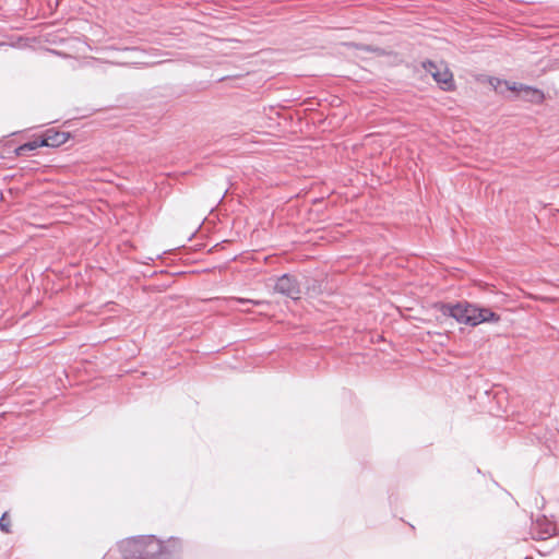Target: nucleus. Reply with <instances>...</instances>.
Here are the masks:
<instances>
[{
    "instance_id": "nucleus-1",
    "label": "nucleus",
    "mask_w": 559,
    "mask_h": 559,
    "mask_svg": "<svg viewBox=\"0 0 559 559\" xmlns=\"http://www.w3.org/2000/svg\"><path fill=\"white\" fill-rule=\"evenodd\" d=\"M441 311L455 319L459 323L478 325L483 322H498L499 316L487 308H477L469 304L442 305Z\"/></svg>"
},
{
    "instance_id": "nucleus-2",
    "label": "nucleus",
    "mask_w": 559,
    "mask_h": 559,
    "mask_svg": "<svg viewBox=\"0 0 559 559\" xmlns=\"http://www.w3.org/2000/svg\"><path fill=\"white\" fill-rule=\"evenodd\" d=\"M424 69L431 74L433 80L443 91H454L455 83L453 74L444 62L428 61L423 64Z\"/></svg>"
},
{
    "instance_id": "nucleus-3",
    "label": "nucleus",
    "mask_w": 559,
    "mask_h": 559,
    "mask_svg": "<svg viewBox=\"0 0 559 559\" xmlns=\"http://www.w3.org/2000/svg\"><path fill=\"white\" fill-rule=\"evenodd\" d=\"M275 290L293 299H299L300 297V289L296 280L288 275H283L277 280Z\"/></svg>"
},
{
    "instance_id": "nucleus-4",
    "label": "nucleus",
    "mask_w": 559,
    "mask_h": 559,
    "mask_svg": "<svg viewBox=\"0 0 559 559\" xmlns=\"http://www.w3.org/2000/svg\"><path fill=\"white\" fill-rule=\"evenodd\" d=\"M48 145H55V141H50V140L31 141V142L24 143V144L20 145L19 147H16L15 155L23 156V155H26V153L29 151H34L38 147L48 146Z\"/></svg>"
},
{
    "instance_id": "nucleus-5",
    "label": "nucleus",
    "mask_w": 559,
    "mask_h": 559,
    "mask_svg": "<svg viewBox=\"0 0 559 559\" xmlns=\"http://www.w3.org/2000/svg\"><path fill=\"white\" fill-rule=\"evenodd\" d=\"M521 91L525 94V98L528 102L542 104L545 100L544 93L537 88L531 86H521Z\"/></svg>"
},
{
    "instance_id": "nucleus-6",
    "label": "nucleus",
    "mask_w": 559,
    "mask_h": 559,
    "mask_svg": "<svg viewBox=\"0 0 559 559\" xmlns=\"http://www.w3.org/2000/svg\"><path fill=\"white\" fill-rule=\"evenodd\" d=\"M11 518L8 512H4L0 519V528L3 533H11Z\"/></svg>"
},
{
    "instance_id": "nucleus-7",
    "label": "nucleus",
    "mask_w": 559,
    "mask_h": 559,
    "mask_svg": "<svg viewBox=\"0 0 559 559\" xmlns=\"http://www.w3.org/2000/svg\"><path fill=\"white\" fill-rule=\"evenodd\" d=\"M44 140L55 141V145L63 144L68 140V135L66 133H55L53 135H47Z\"/></svg>"
},
{
    "instance_id": "nucleus-8",
    "label": "nucleus",
    "mask_w": 559,
    "mask_h": 559,
    "mask_svg": "<svg viewBox=\"0 0 559 559\" xmlns=\"http://www.w3.org/2000/svg\"><path fill=\"white\" fill-rule=\"evenodd\" d=\"M555 532V526L551 523H546V528L539 530L537 532V536L539 539H546L552 535Z\"/></svg>"
},
{
    "instance_id": "nucleus-9",
    "label": "nucleus",
    "mask_w": 559,
    "mask_h": 559,
    "mask_svg": "<svg viewBox=\"0 0 559 559\" xmlns=\"http://www.w3.org/2000/svg\"><path fill=\"white\" fill-rule=\"evenodd\" d=\"M504 85L507 86L508 90L510 91H513V92H522L521 91V86H523L522 84L518 85L516 83H510V82H504Z\"/></svg>"
},
{
    "instance_id": "nucleus-10",
    "label": "nucleus",
    "mask_w": 559,
    "mask_h": 559,
    "mask_svg": "<svg viewBox=\"0 0 559 559\" xmlns=\"http://www.w3.org/2000/svg\"><path fill=\"white\" fill-rule=\"evenodd\" d=\"M233 300H236L238 302H252L254 305H259L260 301H253V300H250V299H243V298H233Z\"/></svg>"
},
{
    "instance_id": "nucleus-11",
    "label": "nucleus",
    "mask_w": 559,
    "mask_h": 559,
    "mask_svg": "<svg viewBox=\"0 0 559 559\" xmlns=\"http://www.w3.org/2000/svg\"><path fill=\"white\" fill-rule=\"evenodd\" d=\"M535 525H536V527L542 526V520H539V519H538V520H536Z\"/></svg>"
}]
</instances>
